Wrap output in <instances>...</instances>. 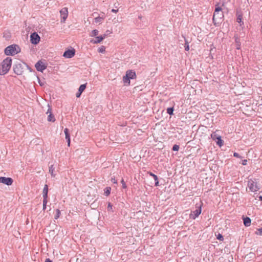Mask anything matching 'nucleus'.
Here are the masks:
<instances>
[{
  "instance_id": "1",
  "label": "nucleus",
  "mask_w": 262,
  "mask_h": 262,
  "mask_svg": "<svg viewBox=\"0 0 262 262\" xmlns=\"http://www.w3.org/2000/svg\"><path fill=\"white\" fill-rule=\"evenodd\" d=\"M12 64V59L7 57L0 65V75H4L8 72Z\"/></svg>"
},
{
  "instance_id": "2",
  "label": "nucleus",
  "mask_w": 262,
  "mask_h": 262,
  "mask_svg": "<svg viewBox=\"0 0 262 262\" xmlns=\"http://www.w3.org/2000/svg\"><path fill=\"white\" fill-rule=\"evenodd\" d=\"M25 67H28V66L25 62L16 61L13 65V71L17 75H20L24 72Z\"/></svg>"
},
{
  "instance_id": "3",
  "label": "nucleus",
  "mask_w": 262,
  "mask_h": 262,
  "mask_svg": "<svg viewBox=\"0 0 262 262\" xmlns=\"http://www.w3.org/2000/svg\"><path fill=\"white\" fill-rule=\"evenodd\" d=\"M20 49L16 45H12L8 46L5 49V54L6 55H14L20 52Z\"/></svg>"
},
{
  "instance_id": "4",
  "label": "nucleus",
  "mask_w": 262,
  "mask_h": 262,
  "mask_svg": "<svg viewBox=\"0 0 262 262\" xmlns=\"http://www.w3.org/2000/svg\"><path fill=\"white\" fill-rule=\"evenodd\" d=\"M217 130L213 132L211 134V138L214 141H216V144L219 147H222L224 144V141L222 139L221 136L217 134Z\"/></svg>"
},
{
  "instance_id": "5",
  "label": "nucleus",
  "mask_w": 262,
  "mask_h": 262,
  "mask_svg": "<svg viewBox=\"0 0 262 262\" xmlns=\"http://www.w3.org/2000/svg\"><path fill=\"white\" fill-rule=\"evenodd\" d=\"M202 212V205L196 204V209L192 211L190 214V218L191 219H195L198 217Z\"/></svg>"
},
{
  "instance_id": "6",
  "label": "nucleus",
  "mask_w": 262,
  "mask_h": 262,
  "mask_svg": "<svg viewBox=\"0 0 262 262\" xmlns=\"http://www.w3.org/2000/svg\"><path fill=\"white\" fill-rule=\"evenodd\" d=\"M224 17L223 12H214L213 16V22L215 25L216 24H220L222 22Z\"/></svg>"
},
{
  "instance_id": "7",
  "label": "nucleus",
  "mask_w": 262,
  "mask_h": 262,
  "mask_svg": "<svg viewBox=\"0 0 262 262\" xmlns=\"http://www.w3.org/2000/svg\"><path fill=\"white\" fill-rule=\"evenodd\" d=\"M40 37L39 35L36 32H34L31 34L30 35V41L31 42L33 45H37L39 42Z\"/></svg>"
},
{
  "instance_id": "8",
  "label": "nucleus",
  "mask_w": 262,
  "mask_h": 262,
  "mask_svg": "<svg viewBox=\"0 0 262 262\" xmlns=\"http://www.w3.org/2000/svg\"><path fill=\"white\" fill-rule=\"evenodd\" d=\"M13 180L10 177H0V183L7 186H10L13 184Z\"/></svg>"
},
{
  "instance_id": "9",
  "label": "nucleus",
  "mask_w": 262,
  "mask_h": 262,
  "mask_svg": "<svg viewBox=\"0 0 262 262\" xmlns=\"http://www.w3.org/2000/svg\"><path fill=\"white\" fill-rule=\"evenodd\" d=\"M75 54V50L74 48L68 49L64 51L63 56L66 58H71Z\"/></svg>"
},
{
  "instance_id": "10",
  "label": "nucleus",
  "mask_w": 262,
  "mask_h": 262,
  "mask_svg": "<svg viewBox=\"0 0 262 262\" xmlns=\"http://www.w3.org/2000/svg\"><path fill=\"white\" fill-rule=\"evenodd\" d=\"M61 16V23H64L68 16V8L66 7L63 8L60 11Z\"/></svg>"
},
{
  "instance_id": "11",
  "label": "nucleus",
  "mask_w": 262,
  "mask_h": 262,
  "mask_svg": "<svg viewBox=\"0 0 262 262\" xmlns=\"http://www.w3.org/2000/svg\"><path fill=\"white\" fill-rule=\"evenodd\" d=\"M37 71L42 72L46 68L47 66L41 60L37 61L35 65Z\"/></svg>"
},
{
  "instance_id": "12",
  "label": "nucleus",
  "mask_w": 262,
  "mask_h": 262,
  "mask_svg": "<svg viewBox=\"0 0 262 262\" xmlns=\"http://www.w3.org/2000/svg\"><path fill=\"white\" fill-rule=\"evenodd\" d=\"M249 189L252 192H255L260 189V187L257 185L256 182L252 181L249 183Z\"/></svg>"
},
{
  "instance_id": "13",
  "label": "nucleus",
  "mask_w": 262,
  "mask_h": 262,
  "mask_svg": "<svg viewBox=\"0 0 262 262\" xmlns=\"http://www.w3.org/2000/svg\"><path fill=\"white\" fill-rule=\"evenodd\" d=\"M48 111L47 112V114H49V115H48V118H47V120L48 121H50V122H54L55 121V117L53 115V114L52 113V108L51 107L49 106V105L48 104Z\"/></svg>"
},
{
  "instance_id": "14",
  "label": "nucleus",
  "mask_w": 262,
  "mask_h": 262,
  "mask_svg": "<svg viewBox=\"0 0 262 262\" xmlns=\"http://www.w3.org/2000/svg\"><path fill=\"white\" fill-rule=\"evenodd\" d=\"M64 133L65 134V136H66V140L68 143V146H70V143H71V139H70V133H69V130L68 128H64Z\"/></svg>"
},
{
  "instance_id": "15",
  "label": "nucleus",
  "mask_w": 262,
  "mask_h": 262,
  "mask_svg": "<svg viewBox=\"0 0 262 262\" xmlns=\"http://www.w3.org/2000/svg\"><path fill=\"white\" fill-rule=\"evenodd\" d=\"M126 76H128V78L130 79H134L136 77V74L135 71L133 70H128L126 71Z\"/></svg>"
},
{
  "instance_id": "16",
  "label": "nucleus",
  "mask_w": 262,
  "mask_h": 262,
  "mask_svg": "<svg viewBox=\"0 0 262 262\" xmlns=\"http://www.w3.org/2000/svg\"><path fill=\"white\" fill-rule=\"evenodd\" d=\"M48 186L46 184L44 186L42 191L43 200H48Z\"/></svg>"
},
{
  "instance_id": "17",
  "label": "nucleus",
  "mask_w": 262,
  "mask_h": 262,
  "mask_svg": "<svg viewBox=\"0 0 262 262\" xmlns=\"http://www.w3.org/2000/svg\"><path fill=\"white\" fill-rule=\"evenodd\" d=\"M243 221H244V225L246 227L250 226L251 225V220L250 219V218L249 217H247V216H246V217L243 216Z\"/></svg>"
},
{
  "instance_id": "18",
  "label": "nucleus",
  "mask_w": 262,
  "mask_h": 262,
  "mask_svg": "<svg viewBox=\"0 0 262 262\" xmlns=\"http://www.w3.org/2000/svg\"><path fill=\"white\" fill-rule=\"evenodd\" d=\"M148 174L149 176H151L153 178V180H155V185L156 186H159L158 178L157 176L154 173H152L151 172H149Z\"/></svg>"
},
{
  "instance_id": "19",
  "label": "nucleus",
  "mask_w": 262,
  "mask_h": 262,
  "mask_svg": "<svg viewBox=\"0 0 262 262\" xmlns=\"http://www.w3.org/2000/svg\"><path fill=\"white\" fill-rule=\"evenodd\" d=\"M234 38H235V45H236V49L237 50H239L241 49V42H240V39L237 36H234Z\"/></svg>"
},
{
  "instance_id": "20",
  "label": "nucleus",
  "mask_w": 262,
  "mask_h": 262,
  "mask_svg": "<svg viewBox=\"0 0 262 262\" xmlns=\"http://www.w3.org/2000/svg\"><path fill=\"white\" fill-rule=\"evenodd\" d=\"M103 40V38L101 36H96L95 40H92L91 41V42L96 44L100 43Z\"/></svg>"
},
{
  "instance_id": "21",
  "label": "nucleus",
  "mask_w": 262,
  "mask_h": 262,
  "mask_svg": "<svg viewBox=\"0 0 262 262\" xmlns=\"http://www.w3.org/2000/svg\"><path fill=\"white\" fill-rule=\"evenodd\" d=\"M55 168L53 165H51L49 166V172L51 174L52 177H55L56 176V173L54 172Z\"/></svg>"
},
{
  "instance_id": "22",
  "label": "nucleus",
  "mask_w": 262,
  "mask_h": 262,
  "mask_svg": "<svg viewBox=\"0 0 262 262\" xmlns=\"http://www.w3.org/2000/svg\"><path fill=\"white\" fill-rule=\"evenodd\" d=\"M130 79L128 78V76L124 75L123 77V81L125 85H129L130 83Z\"/></svg>"
},
{
  "instance_id": "23",
  "label": "nucleus",
  "mask_w": 262,
  "mask_h": 262,
  "mask_svg": "<svg viewBox=\"0 0 262 262\" xmlns=\"http://www.w3.org/2000/svg\"><path fill=\"white\" fill-rule=\"evenodd\" d=\"M243 15L242 14H238L237 16L236 21L240 24V26L244 25V22L242 21Z\"/></svg>"
},
{
  "instance_id": "24",
  "label": "nucleus",
  "mask_w": 262,
  "mask_h": 262,
  "mask_svg": "<svg viewBox=\"0 0 262 262\" xmlns=\"http://www.w3.org/2000/svg\"><path fill=\"white\" fill-rule=\"evenodd\" d=\"M104 194L106 196H108L111 193V188L110 187H107L104 189Z\"/></svg>"
},
{
  "instance_id": "25",
  "label": "nucleus",
  "mask_w": 262,
  "mask_h": 262,
  "mask_svg": "<svg viewBox=\"0 0 262 262\" xmlns=\"http://www.w3.org/2000/svg\"><path fill=\"white\" fill-rule=\"evenodd\" d=\"M104 19V17L103 16H98L96 18H95V23H101L102 20Z\"/></svg>"
},
{
  "instance_id": "26",
  "label": "nucleus",
  "mask_w": 262,
  "mask_h": 262,
  "mask_svg": "<svg viewBox=\"0 0 262 262\" xmlns=\"http://www.w3.org/2000/svg\"><path fill=\"white\" fill-rule=\"evenodd\" d=\"M185 50L188 51L189 50V46L188 40L185 38V45H184Z\"/></svg>"
},
{
  "instance_id": "27",
  "label": "nucleus",
  "mask_w": 262,
  "mask_h": 262,
  "mask_svg": "<svg viewBox=\"0 0 262 262\" xmlns=\"http://www.w3.org/2000/svg\"><path fill=\"white\" fill-rule=\"evenodd\" d=\"M86 83L81 84L78 89V91L82 93L86 89Z\"/></svg>"
},
{
  "instance_id": "28",
  "label": "nucleus",
  "mask_w": 262,
  "mask_h": 262,
  "mask_svg": "<svg viewBox=\"0 0 262 262\" xmlns=\"http://www.w3.org/2000/svg\"><path fill=\"white\" fill-rule=\"evenodd\" d=\"M174 108L173 107H170L167 108V113L170 115L173 114Z\"/></svg>"
},
{
  "instance_id": "29",
  "label": "nucleus",
  "mask_w": 262,
  "mask_h": 262,
  "mask_svg": "<svg viewBox=\"0 0 262 262\" xmlns=\"http://www.w3.org/2000/svg\"><path fill=\"white\" fill-rule=\"evenodd\" d=\"M107 211L109 212H114V210L113 209V205L111 203H108L107 207Z\"/></svg>"
},
{
  "instance_id": "30",
  "label": "nucleus",
  "mask_w": 262,
  "mask_h": 262,
  "mask_svg": "<svg viewBox=\"0 0 262 262\" xmlns=\"http://www.w3.org/2000/svg\"><path fill=\"white\" fill-rule=\"evenodd\" d=\"M214 12H222V8L221 7L219 6V4L215 5Z\"/></svg>"
},
{
  "instance_id": "31",
  "label": "nucleus",
  "mask_w": 262,
  "mask_h": 262,
  "mask_svg": "<svg viewBox=\"0 0 262 262\" xmlns=\"http://www.w3.org/2000/svg\"><path fill=\"white\" fill-rule=\"evenodd\" d=\"M99 33V31L98 30H96V29H95V30H93L92 32H91V36H97V35Z\"/></svg>"
},
{
  "instance_id": "32",
  "label": "nucleus",
  "mask_w": 262,
  "mask_h": 262,
  "mask_svg": "<svg viewBox=\"0 0 262 262\" xmlns=\"http://www.w3.org/2000/svg\"><path fill=\"white\" fill-rule=\"evenodd\" d=\"M56 215H55L54 219H55V220H57V219H58L59 217V216H60V210H59V209H57L56 210Z\"/></svg>"
},
{
  "instance_id": "33",
  "label": "nucleus",
  "mask_w": 262,
  "mask_h": 262,
  "mask_svg": "<svg viewBox=\"0 0 262 262\" xmlns=\"http://www.w3.org/2000/svg\"><path fill=\"white\" fill-rule=\"evenodd\" d=\"M255 233L258 235H262V227L257 229L256 231L255 232Z\"/></svg>"
},
{
  "instance_id": "34",
  "label": "nucleus",
  "mask_w": 262,
  "mask_h": 262,
  "mask_svg": "<svg viewBox=\"0 0 262 262\" xmlns=\"http://www.w3.org/2000/svg\"><path fill=\"white\" fill-rule=\"evenodd\" d=\"M216 236V238L218 240L221 241H223L224 240V237L221 234L219 233Z\"/></svg>"
},
{
  "instance_id": "35",
  "label": "nucleus",
  "mask_w": 262,
  "mask_h": 262,
  "mask_svg": "<svg viewBox=\"0 0 262 262\" xmlns=\"http://www.w3.org/2000/svg\"><path fill=\"white\" fill-rule=\"evenodd\" d=\"M179 148H180L179 145H177V144H174V145L173 146L172 149V150H173V151H178V150H179Z\"/></svg>"
},
{
  "instance_id": "36",
  "label": "nucleus",
  "mask_w": 262,
  "mask_h": 262,
  "mask_svg": "<svg viewBox=\"0 0 262 262\" xmlns=\"http://www.w3.org/2000/svg\"><path fill=\"white\" fill-rule=\"evenodd\" d=\"M121 183L122 184V187L123 189H126L127 188V186L124 182V180L122 179L121 181Z\"/></svg>"
},
{
  "instance_id": "37",
  "label": "nucleus",
  "mask_w": 262,
  "mask_h": 262,
  "mask_svg": "<svg viewBox=\"0 0 262 262\" xmlns=\"http://www.w3.org/2000/svg\"><path fill=\"white\" fill-rule=\"evenodd\" d=\"M48 202V200H43V207L42 210H45L47 208V204Z\"/></svg>"
},
{
  "instance_id": "38",
  "label": "nucleus",
  "mask_w": 262,
  "mask_h": 262,
  "mask_svg": "<svg viewBox=\"0 0 262 262\" xmlns=\"http://www.w3.org/2000/svg\"><path fill=\"white\" fill-rule=\"evenodd\" d=\"M105 47L104 46H102L101 47L98 49V51L99 53H103L105 51Z\"/></svg>"
},
{
  "instance_id": "39",
  "label": "nucleus",
  "mask_w": 262,
  "mask_h": 262,
  "mask_svg": "<svg viewBox=\"0 0 262 262\" xmlns=\"http://www.w3.org/2000/svg\"><path fill=\"white\" fill-rule=\"evenodd\" d=\"M233 156L235 158H239V159L242 158V157L237 152H234L233 153Z\"/></svg>"
},
{
  "instance_id": "40",
  "label": "nucleus",
  "mask_w": 262,
  "mask_h": 262,
  "mask_svg": "<svg viewBox=\"0 0 262 262\" xmlns=\"http://www.w3.org/2000/svg\"><path fill=\"white\" fill-rule=\"evenodd\" d=\"M111 182L114 184H117V181L115 179V177L111 178Z\"/></svg>"
},
{
  "instance_id": "41",
  "label": "nucleus",
  "mask_w": 262,
  "mask_h": 262,
  "mask_svg": "<svg viewBox=\"0 0 262 262\" xmlns=\"http://www.w3.org/2000/svg\"><path fill=\"white\" fill-rule=\"evenodd\" d=\"M81 94H82V93L78 91V92L76 94V97L79 98L80 97Z\"/></svg>"
},
{
  "instance_id": "42",
  "label": "nucleus",
  "mask_w": 262,
  "mask_h": 262,
  "mask_svg": "<svg viewBox=\"0 0 262 262\" xmlns=\"http://www.w3.org/2000/svg\"><path fill=\"white\" fill-rule=\"evenodd\" d=\"M247 160H244L242 161V165H247Z\"/></svg>"
},
{
  "instance_id": "43",
  "label": "nucleus",
  "mask_w": 262,
  "mask_h": 262,
  "mask_svg": "<svg viewBox=\"0 0 262 262\" xmlns=\"http://www.w3.org/2000/svg\"><path fill=\"white\" fill-rule=\"evenodd\" d=\"M119 6V4L118 3V2H116L114 4V7L115 8H117L118 7V6Z\"/></svg>"
},
{
  "instance_id": "44",
  "label": "nucleus",
  "mask_w": 262,
  "mask_h": 262,
  "mask_svg": "<svg viewBox=\"0 0 262 262\" xmlns=\"http://www.w3.org/2000/svg\"><path fill=\"white\" fill-rule=\"evenodd\" d=\"M38 82L40 86H43L44 85V82L40 81V80L39 78H38Z\"/></svg>"
},
{
  "instance_id": "45",
  "label": "nucleus",
  "mask_w": 262,
  "mask_h": 262,
  "mask_svg": "<svg viewBox=\"0 0 262 262\" xmlns=\"http://www.w3.org/2000/svg\"><path fill=\"white\" fill-rule=\"evenodd\" d=\"M118 11V10L116 9H112L111 10V12H113V13H117Z\"/></svg>"
},
{
  "instance_id": "46",
  "label": "nucleus",
  "mask_w": 262,
  "mask_h": 262,
  "mask_svg": "<svg viewBox=\"0 0 262 262\" xmlns=\"http://www.w3.org/2000/svg\"><path fill=\"white\" fill-rule=\"evenodd\" d=\"M45 262H52V261L50 258H46Z\"/></svg>"
},
{
  "instance_id": "47",
  "label": "nucleus",
  "mask_w": 262,
  "mask_h": 262,
  "mask_svg": "<svg viewBox=\"0 0 262 262\" xmlns=\"http://www.w3.org/2000/svg\"><path fill=\"white\" fill-rule=\"evenodd\" d=\"M101 37H102L103 38V40L107 36V34H104L103 35H101Z\"/></svg>"
},
{
  "instance_id": "48",
  "label": "nucleus",
  "mask_w": 262,
  "mask_h": 262,
  "mask_svg": "<svg viewBox=\"0 0 262 262\" xmlns=\"http://www.w3.org/2000/svg\"><path fill=\"white\" fill-rule=\"evenodd\" d=\"M138 18H139V19L141 20V19H142V16L141 15H139V16H138Z\"/></svg>"
},
{
  "instance_id": "49",
  "label": "nucleus",
  "mask_w": 262,
  "mask_h": 262,
  "mask_svg": "<svg viewBox=\"0 0 262 262\" xmlns=\"http://www.w3.org/2000/svg\"><path fill=\"white\" fill-rule=\"evenodd\" d=\"M259 200L260 201H262V196L261 195H260L259 197Z\"/></svg>"
},
{
  "instance_id": "50",
  "label": "nucleus",
  "mask_w": 262,
  "mask_h": 262,
  "mask_svg": "<svg viewBox=\"0 0 262 262\" xmlns=\"http://www.w3.org/2000/svg\"><path fill=\"white\" fill-rule=\"evenodd\" d=\"M106 32H110V31H109V30H107V31H106Z\"/></svg>"
}]
</instances>
